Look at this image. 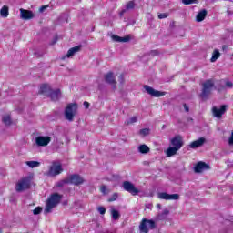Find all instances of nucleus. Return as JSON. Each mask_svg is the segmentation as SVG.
Listing matches in <instances>:
<instances>
[{"label":"nucleus","mask_w":233,"mask_h":233,"mask_svg":"<svg viewBox=\"0 0 233 233\" xmlns=\"http://www.w3.org/2000/svg\"><path fill=\"white\" fill-rule=\"evenodd\" d=\"M216 90V84L213 79H208L202 83V91L200 96L202 99H208V96L212 94V91Z\"/></svg>","instance_id":"obj_1"},{"label":"nucleus","mask_w":233,"mask_h":233,"mask_svg":"<svg viewBox=\"0 0 233 233\" xmlns=\"http://www.w3.org/2000/svg\"><path fill=\"white\" fill-rule=\"evenodd\" d=\"M62 198L63 196L59 195L58 193L51 195L46 202L45 213L50 214V212H52V209L57 207L58 203L61 201Z\"/></svg>","instance_id":"obj_2"},{"label":"nucleus","mask_w":233,"mask_h":233,"mask_svg":"<svg viewBox=\"0 0 233 233\" xmlns=\"http://www.w3.org/2000/svg\"><path fill=\"white\" fill-rule=\"evenodd\" d=\"M156 228V222L152 219L143 218L139 225V231L141 233H148L150 230Z\"/></svg>","instance_id":"obj_3"},{"label":"nucleus","mask_w":233,"mask_h":233,"mask_svg":"<svg viewBox=\"0 0 233 233\" xmlns=\"http://www.w3.org/2000/svg\"><path fill=\"white\" fill-rule=\"evenodd\" d=\"M76 114H77V104L71 103L68 104L65 109V117L67 121H74V117H76Z\"/></svg>","instance_id":"obj_4"},{"label":"nucleus","mask_w":233,"mask_h":233,"mask_svg":"<svg viewBox=\"0 0 233 233\" xmlns=\"http://www.w3.org/2000/svg\"><path fill=\"white\" fill-rule=\"evenodd\" d=\"M63 172V165H61V162L59 161H54L49 168L48 176H51L52 177L56 176H59Z\"/></svg>","instance_id":"obj_5"},{"label":"nucleus","mask_w":233,"mask_h":233,"mask_svg":"<svg viewBox=\"0 0 233 233\" xmlns=\"http://www.w3.org/2000/svg\"><path fill=\"white\" fill-rule=\"evenodd\" d=\"M30 183H31L30 177H24L20 179L16 183V187H15L16 192H25V190H28V188H30Z\"/></svg>","instance_id":"obj_6"},{"label":"nucleus","mask_w":233,"mask_h":233,"mask_svg":"<svg viewBox=\"0 0 233 233\" xmlns=\"http://www.w3.org/2000/svg\"><path fill=\"white\" fill-rule=\"evenodd\" d=\"M122 187L124 190H126V192L131 194V196H137V194L140 192L139 189H137L136 186L130 181H124Z\"/></svg>","instance_id":"obj_7"},{"label":"nucleus","mask_w":233,"mask_h":233,"mask_svg":"<svg viewBox=\"0 0 233 233\" xmlns=\"http://www.w3.org/2000/svg\"><path fill=\"white\" fill-rule=\"evenodd\" d=\"M67 181L69 185H75L76 187H79V185H83L85 183V178L77 174H73L67 177Z\"/></svg>","instance_id":"obj_8"},{"label":"nucleus","mask_w":233,"mask_h":233,"mask_svg":"<svg viewBox=\"0 0 233 233\" xmlns=\"http://www.w3.org/2000/svg\"><path fill=\"white\" fill-rule=\"evenodd\" d=\"M158 199H164L165 201H177L179 199V194H168L167 192H160L157 194Z\"/></svg>","instance_id":"obj_9"},{"label":"nucleus","mask_w":233,"mask_h":233,"mask_svg":"<svg viewBox=\"0 0 233 233\" xmlns=\"http://www.w3.org/2000/svg\"><path fill=\"white\" fill-rule=\"evenodd\" d=\"M144 89L146 92L149 95L152 96L153 97H163L167 93L166 92H161L154 89V87L145 85Z\"/></svg>","instance_id":"obj_10"},{"label":"nucleus","mask_w":233,"mask_h":233,"mask_svg":"<svg viewBox=\"0 0 233 233\" xmlns=\"http://www.w3.org/2000/svg\"><path fill=\"white\" fill-rule=\"evenodd\" d=\"M35 141L37 147H48V144L52 141V137L39 136L35 138Z\"/></svg>","instance_id":"obj_11"},{"label":"nucleus","mask_w":233,"mask_h":233,"mask_svg":"<svg viewBox=\"0 0 233 233\" xmlns=\"http://www.w3.org/2000/svg\"><path fill=\"white\" fill-rule=\"evenodd\" d=\"M212 112H213L214 117L220 119V117H222L223 114H225L227 112V106H221L220 108L214 106L212 108Z\"/></svg>","instance_id":"obj_12"},{"label":"nucleus","mask_w":233,"mask_h":233,"mask_svg":"<svg viewBox=\"0 0 233 233\" xmlns=\"http://www.w3.org/2000/svg\"><path fill=\"white\" fill-rule=\"evenodd\" d=\"M170 143L173 147L181 150V147H183V138L181 136H176L171 139Z\"/></svg>","instance_id":"obj_13"},{"label":"nucleus","mask_w":233,"mask_h":233,"mask_svg":"<svg viewBox=\"0 0 233 233\" xmlns=\"http://www.w3.org/2000/svg\"><path fill=\"white\" fill-rule=\"evenodd\" d=\"M20 17L27 21L28 19H34V13L29 10L20 9Z\"/></svg>","instance_id":"obj_14"},{"label":"nucleus","mask_w":233,"mask_h":233,"mask_svg":"<svg viewBox=\"0 0 233 233\" xmlns=\"http://www.w3.org/2000/svg\"><path fill=\"white\" fill-rule=\"evenodd\" d=\"M47 96H48V97H50L51 101H58L59 98L61 97V90L60 89H56V90L51 89V92Z\"/></svg>","instance_id":"obj_15"},{"label":"nucleus","mask_w":233,"mask_h":233,"mask_svg":"<svg viewBox=\"0 0 233 233\" xmlns=\"http://www.w3.org/2000/svg\"><path fill=\"white\" fill-rule=\"evenodd\" d=\"M205 141H207L205 137H200L198 140L191 142L189 147L190 148H199V147H203V145H205Z\"/></svg>","instance_id":"obj_16"},{"label":"nucleus","mask_w":233,"mask_h":233,"mask_svg":"<svg viewBox=\"0 0 233 233\" xmlns=\"http://www.w3.org/2000/svg\"><path fill=\"white\" fill-rule=\"evenodd\" d=\"M208 165H207L205 162H198L195 167V172H203V170H208Z\"/></svg>","instance_id":"obj_17"},{"label":"nucleus","mask_w":233,"mask_h":233,"mask_svg":"<svg viewBox=\"0 0 233 233\" xmlns=\"http://www.w3.org/2000/svg\"><path fill=\"white\" fill-rule=\"evenodd\" d=\"M112 39L116 43H128V41H130V36L127 35V36L121 37L119 35H113Z\"/></svg>","instance_id":"obj_18"},{"label":"nucleus","mask_w":233,"mask_h":233,"mask_svg":"<svg viewBox=\"0 0 233 233\" xmlns=\"http://www.w3.org/2000/svg\"><path fill=\"white\" fill-rule=\"evenodd\" d=\"M105 81L109 85H116V76H114V73L112 72L107 73L105 76Z\"/></svg>","instance_id":"obj_19"},{"label":"nucleus","mask_w":233,"mask_h":233,"mask_svg":"<svg viewBox=\"0 0 233 233\" xmlns=\"http://www.w3.org/2000/svg\"><path fill=\"white\" fill-rule=\"evenodd\" d=\"M207 10L206 9H202L201 11H199L196 16V21L197 23H201V21H205V17H207Z\"/></svg>","instance_id":"obj_20"},{"label":"nucleus","mask_w":233,"mask_h":233,"mask_svg":"<svg viewBox=\"0 0 233 233\" xmlns=\"http://www.w3.org/2000/svg\"><path fill=\"white\" fill-rule=\"evenodd\" d=\"M51 91L52 88H50V86L48 84H43L40 86L39 94H45L46 96H49Z\"/></svg>","instance_id":"obj_21"},{"label":"nucleus","mask_w":233,"mask_h":233,"mask_svg":"<svg viewBox=\"0 0 233 233\" xmlns=\"http://www.w3.org/2000/svg\"><path fill=\"white\" fill-rule=\"evenodd\" d=\"M79 50H81V46H76L75 47L70 48L67 51V54H66V57H72V56H74V55L76 54V52H79Z\"/></svg>","instance_id":"obj_22"},{"label":"nucleus","mask_w":233,"mask_h":233,"mask_svg":"<svg viewBox=\"0 0 233 233\" xmlns=\"http://www.w3.org/2000/svg\"><path fill=\"white\" fill-rule=\"evenodd\" d=\"M137 150L140 154H148L150 152V147L146 144L138 146Z\"/></svg>","instance_id":"obj_23"},{"label":"nucleus","mask_w":233,"mask_h":233,"mask_svg":"<svg viewBox=\"0 0 233 233\" xmlns=\"http://www.w3.org/2000/svg\"><path fill=\"white\" fill-rule=\"evenodd\" d=\"M168 214H170V211H168V209H164L162 213L157 215V221H165Z\"/></svg>","instance_id":"obj_24"},{"label":"nucleus","mask_w":233,"mask_h":233,"mask_svg":"<svg viewBox=\"0 0 233 233\" xmlns=\"http://www.w3.org/2000/svg\"><path fill=\"white\" fill-rule=\"evenodd\" d=\"M179 149L177 147H169L167 150V157H172V156H176Z\"/></svg>","instance_id":"obj_25"},{"label":"nucleus","mask_w":233,"mask_h":233,"mask_svg":"<svg viewBox=\"0 0 233 233\" xmlns=\"http://www.w3.org/2000/svg\"><path fill=\"white\" fill-rule=\"evenodd\" d=\"M9 15H10V12H9L8 6L4 5L0 9V15H1V17L6 18V17H8Z\"/></svg>","instance_id":"obj_26"},{"label":"nucleus","mask_w":233,"mask_h":233,"mask_svg":"<svg viewBox=\"0 0 233 233\" xmlns=\"http://www.w3.org/2000/svg\"><path fill=\"white\" fill-rule=\"evenodd\" d=\"M220 56H221V53H219V50L215 49L213 51L212 57L210 59L211 63H216V61H218V59H219Z\"/></svg>","instance_id":"obj_27"},{"label":"nucleus","mask_w":233,"mask_h":233,"mask_svg":"<svg viewBox=\"0 0 233 233\" xmlns=\"http://www.w3.org/2000/svg\"><path fill=\"white\" fill-rule=\"evenodd\" d=\"M111 216H112V218L115 220V221H117V219H119V218H121V215L119 214V211L116 210V209H111Z\"/></svg>","instance_id":"obj_28"},{"label":"nucleus","mask_w":233,"mask_h":233,"mask_svg":"<svg viewBox=\"0 0 233 233\" xmlns=\"http://www.w3.org/2000/svg\"><path fill=\"white\" fill-rule=\"evenodd\" d=\"M25 165H27V167H30V168H35V167H39V165H41V163H39L37 161H27V162H25Z\"/></svg>","instance_id":"obj_29"},{"label":"nucleus","mask_w":233,"mask_h":233,"mask_svg":"<svg viewBox=\"0 0 233 233\" xmlns=\"http://www.w3.org/2000/svg\"><path fill=\"white\" fill-rule=\"evenodd\" d=\"M2 121H3V123H5V125H6V126L12 125V118L10 117L9 115H6V116H3Z\"/></svg>","instance_id":"obj_30"},{"label":"nucleus","mask_w":233,"mask_h":233,"mask_svg":"<svg viewBox=\"0 0 233 233\" xmlns=\"http://www.w3.org/2000/svg\"><path fill=\"white\" fill-rule=\"evenodd\" d=\"M135 7H136V3L134 2V0L129 1L126 5V10H134Z\"/></svg>","instance_id":"obj_31"},{"label":"nucleus","mask_w":233,"mask_h":233,"mask_svg":"<svg viewBox=\"0 0 233 233\" xmlns=\"http://www.w3.org/2000/svg\"><path fill=\"white\" fill-rule=\"evenodd\" d=\"M65 185H69L68 177L65 178L64 180H61V181L57 182L56 187H58V188H61V187H65Z\"/></svg>","instance_id":"obj_32"},{"label":"nucleus","mask_w":233,"mask_h":233,"mask_svg":"<svg viewBox=\"0 0 233 233\" xmlns=\"http://www.w3.org/2000/svg\"><path fill=\"white\" fill-rule=\"evenodd\" d=\"M117 198H119V195L117 193H114L109 198V203H112V201H116Z\"/></svg>","instance_id":"obj_33"},{"label":"nucleus","mask_w":233,"mask_h":233,"mask_svg":"<svg viewBox=\"0 0 233 233\" xmlns=\"http://www.w3.org/2000/svg\"><path fill=\"white\" fill-rule=\"evenodd\" d=\"M41 212H43V208L42 207H36L34 210H33V214L35 216H37L38 214H41Z\"/></svg>","instance_id":"obj_34"},{"label":"nucleus","mask_w":233,"mask_h":233,"mask_svg":"<svg viewBox=\"0 0 233 233\" xmlns=\"http://www.w3.org/2000/svg\"><path fill=\"white\" fill-rule=\"evenodd\" d=\"M183 5H194L198 3V0H182Z\"/></svg>","instance_id":"obj_35"},{"label":"nucleus","mask_w":233,"mask_h":233,"mask_svg":"<svg viewBox=\"0 0 233 233\" xmlns=\"http://www.w3.org/2000/svg\"><path fill=\"white\" fill-rule=\"evenodd\" d=\"M140 134H141V136H148V134H150V129H148V128L141 129Z\"/></svg>","instance_id":"obj_36"},{"label":"nucleus","mask_w":233,"mask_h":233,"mask_svg":"<svg viewBox=\"0 0 233 233\" xmlns=\"http://www.w3.org/2000/svg\"><path fill=\"white\" fill-rule=\"evenodd\" d=\"M134 123H137V116H132L128 121L127 125H132Z\"/></svg>","instance_id":"obj_37"},{"label":"nucleus","mask_w":233,"mask_h":233,"mask_svg":"<svg viewBox=\"0 0 233 233\" xmlns=\"http://www.w3.org/2000/svg\"><path fill=\"white\" fill-rule=\"evenodd\" d=\"M100 192H102V194H108V189L106 188V186L103 185L100 187Z\"/></svg>","instance_id":"obj_38"},{"label":"nucleus","mask_w":233,"mask_h":233,"mask_svg":"<svg viewBox=\"0 0 233 233\" xmlns=\"http://www.w3.org/2000/svg\"><path fill=\"white\" fill-rule=\"evenodd\" d=\"M148 56H151V57H154L156 56H159V51L152 50V51L149 52Z\"/></svg>","instance_id":"obj_39"},{"label":"nucleus","mask_w":233,"mask_h":233,"mask_svg":"<svg viewBox=\"0 0 233 233\" xmlns=\"http://www.w3.org/2000/svg\"><path fill=\"white\" fill-rule=\"evenodd\" d=\"M97 210L101 215H104L106 212V208H105V207H98Z\"/></svg>","instance_id":"obj_40"},{"label":"nucleus","mask_w":233,"mask_h":233,"mask_svg":"<svg viewBox=\"0 0 233 233\" xmlns=\"http://www.w3.org/2000/svg\"><path fill=\"white\" fill-rule=\"evenodd\" d=\"M168 17V13H162L158 15V19H167Z\"/></svg>","instance_id":"obj_41"},{"label":"nucleus","mask_w":233,"mask_h":233,"mask_svg":"<svg viewBox=\"0 0 233 233\" xmlns=\"http://www.w3.org/2000/svg\"><path fill=\"white\" fill-rule=\"evenodd\" d=\"M118 81L120 85H123L125 83V76L123 75H120L118 77Z\"/></svg>","instance_id":"obj_42"},{"label":"nucleus","mask_w":233,"mask_h":233,"mask_svg":"<svg viewBox=\"0 0 233 233\" xmlns=\"http://www.w3.org/2000/svg\"><path fill=\"white\" fill-rule=\"evenodd\" d=\"M227 15H228V17L232 16L233 15V10L228 9L227 10Z\"/></svg>","instance_id":"obj_43"},{"label":"nucleus","mask_w":233,"mask_h":233,"mask_svg":"<svg viewBox=\"0 0 233 233\" xmlns=\"http://www.w3.org/2000/svg\"><path fill=\"white\" fill-rule=\"evenodd\" d=\"M48 8V5H43L40 7L39 12H44Z\"/></svg>","instance_id":"obj_44"},{"label":"nucleus","mask_w":233,"mask_h":233,"mask_svg":"<svg viewBox=\"0 0 233 233\" xmlns=\"http://www.w3.org/2000/svg\"><path fill=\"white\" fill-rule=\"evenodd\" d=\"M226 86H228V88H232V86H233L232 82H230V81L226 82Z\"/></svg>","instance_id":"obj_45"},{"label":"nucleus","mask_w":233,"mask_h":233,"mask_svg":"<svg viewBox=\"0 0 233 233\" xmlns=\"http://www.w3.org/2000/svg\"><path fill=\"white\" fill-rule=\"evenodd\" d=\"M84 106H85V108H90V103L85 101L84 102Z\"/></svg>","instance_id":"obj_46"},{"label":"nucleus","mask_w":233,"mask_h":233,"mask_svg":"<svg viewBox=\"0 0 233 233\" xmlns=\"http://www.w3.org/2000/svg\"><path fill=\"white\" fill-rule=\"evenodd\" d=\"M125 12H127V9H123V10L120 12V17H123Z\"/></svg>","instance_id":"obj_47"},{"label":"nucleus","mask_w":233,"mask_h":233,"mask_svg":"<svg viewBox=\"0 0 233 233\" xmlns=\"http://www.w3.org/2000/svg\"><path fill=\"white\" fill-rule=\"evenodd\" d=\"M184 108H185L186 112L189 111L188 106H187V104H184Z\"/></svg>","instance_id":"obj_48"},{"label":"nucleus","mask_w":233,"mask_h":233,"mask_svg":"<svg viewBox=\"0 0 233 233\" xmlns=\"http://www.w3.org/2000/svg\"><path fill=\"white\" fill-rule=\"evenodd\" d=\"M157 208H158V209L161 210V204H157Z\"/></svg>","instance_id":"obj_49"},{"label":"nucleus","mask_w":233,"mask_h":233,"mask_svg":"<svg viewBox=\"0 0 233 233\" xmlns=\"http://www.w3.org/2000/svg\"><path fill=\"white\" fill-rule=\"evenodd\" d=\"M66 56H63L62 59H65Z\"/></svg>","instance_id":"obj_50"},{"label":"nucleus","mask_w":233,"mask_h":233,"mask_svg":"<svg viewBox=\"0 0 233 233\" xmlns=\"http://www.w3.org/2000/svg\"><path fill=\"white\" fill-rule=\"evenodd\" d=\"M229 1H232V0H229Z\"/></svg>","instance_id":"obj_51"}]
</instances>
